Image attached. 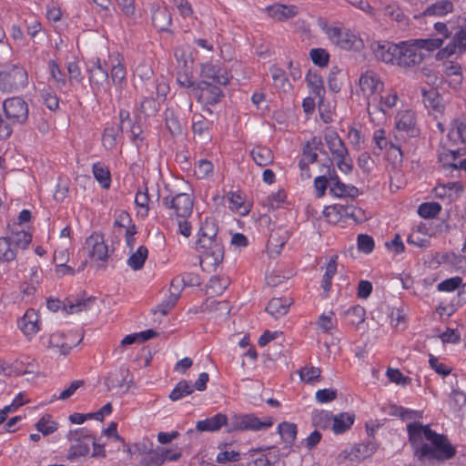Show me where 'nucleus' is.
Listing matches in <instances>:
<instances>
[{"label": "nucleus", "mask_w": 466, "mask_h": 466, "mask_svg": "<svg viewBox=\"0 0 466 466\" xmlns=\"http://www.w3.org/2000/svg\"><path fill=\"white\" fill-rule=\"evenodd\" d=\"M409 441L418 458L436 459L446 461L456 454L455 447L450 442L447 436L439 434L420 422L408 424Z\"/></svg>", "instance_id": "nucleus-1"}, {"label": "nucleus", "mask_w": 466, "mask_h": 466, "mask_svg": "<svg viewBox=\"0 0 466 466\" xmlns=\"http://www.w3.org/2000/svg\"><path fill=\"white\" fill-rule=\"evenodd\" d=\"M218 231L214 218H206L200 227L196 246L199 264L204 271H215L223 261L224 248L218 238Z\"/></svg>", "instance_id": "nucleus-2"}, {"label": "nucleus", "mask_w": 466, "mask_h": 466, "mask_svg": "<svg viewBox=\"0 0 466 466\" xmlns=\"http://www.w3.org/2000/svg\"><path fill=\"white\" fill-rule=\"evenodd\" d=\"M162 205L168 210L169 218L177 225L178 232L188 238L192 228L188 218L192 215L194 206L191 196L187 193L167 196L162 198Z\"/></svg>", "instance_id": "nucleus-3"}, {"label": "nucleus", "mask_w": 466, "mask_h": 466, "mask_svg": "<svg viewBox=\"0 0 466 466\" xmlns=\"http://www.w3.org/2000/svg\"><path fill=\"white\" fill-rule=\"evenodd\" d=\"M5 118L0 115V139H7L13 126L24 125L29 115L28 104L20 96H13L3 102Z\"/></svg>", "instance_id": "nucleus-4"}, {"label": "nucleus", "mask_w": 466, "mask_h": 466, "mask_svg": "<svg viewBox=\"0 0 466 466\" xmlns=\"http://www.w3.org/2000/svg\"><path fill=\"white\" fill-rule=\"evenodd\" d=\"M28 84L26 70L19 64H0V91L20 92Z\"/></svg>", "instance_id": "nucleus-5"}, {"label": "nucleus", "mask_w": 466, "mask_h": 466, "mask_svg": "<svg viewBox=\"0 0 466 466\" xmlns=\"http://www.w3.org/2000/svg\"><path fill=\"white\" fill-rule=\"evenodd\" d=\"M324 140L339 170L345 174L351 172L352 160L350 157L348 148L338 133L334 130H328L324 134Z\"/></svg>", "instance_id": "nucleus-6"}, {"label": "nucleus", "mask_w": 466, "mask_h": 466, "mask_svg": "<svg viewBox=\"0 0 466 466\" xmlns=\"http://www.w3.org/2000/svg\"><path fill=\"white\" fill-rule=\"evenodd\" d=\"M424 58L425 55L418 50L413 39L401 41L398 44L394 66L409 69L419 66Z\"/></svg>", "instance_id": "nucleus-7"}, {"label": "nucleus", "mask_w": 466, "mask_h": 466, "mask_svg": "<svg viewBox=\"0 0 466 466\" xmlns=\"http://www.w3.org/2000/svg\"><path fill=\"white\" fill-rule=\"evenodd\" d=\"M274 423L271 417L263 420L254 414H235L230 418L229 431H265Z\"/></svg>", "instance_id": "nucleus-8"}, {"label": "nucleus", "mask_w": 466, "mask_h": 466, "mask_svg": "<svg viewBox=\"0 0 466 466\" xmlns=\"http://www.w3.org/2000/svg\"><path fill=\"white\" fill-rule=\"evenodd\" d=\"M326 34L329 40L341 49L359 50L362 46V40L350 30L337 26L327 27Z\"/></svg>", "instance_id": "nucleus-9"}, {"label": "nucleus", "mask_w": 466, "mask_h": 466, "mask_svg": "<svg viewBox=\"0 0 466 466\" xmlns=\"http://www.w3.org/2000/svg\"><path fill=\"white\" fill-rule=\"evenodd\" d=\"M88 72L90 86L95 96H97L99 93L109 95L108 73L107 70L102 66L99 58H96V60L92 62Z\"/></svg>", "instance_id": "nucleus-10"}, {"label": "nucleus", "mask_w": 466, "mask_h": 466, "mask_svg": "<svg viewBox=\"0 0 466 466\" xmlns=\"http://www.w3.org/2000/svg\"><path fill=\"white\" fill-rule=\"evenodd\" d=\"M84 250L87 256L96 261L106 262L108 258V248L105 243L104 236L93 233L85 241Z\"/></svg>", "instance_id": "nucleus-11"}, {"label": "nucleus", "mask_w": 466, "mask_h": 466, "mask_svg": "<svg viewBox=\"0 0 466 466\" xmlns=\"http://www.w3.org/2000/svg\"><path fill=\"white\" fill-rule=\"evenodd\" d=\"M194 91L198 102L205 106L218 104L223 96V92L218 86L206 80L199 82Z\"/></svg>", "instance_id": "nucleus-12"}, {"label": "nucleus", "mask_w": 466, "mask_h": 466, "mask_svg": "<svg viewBox=\"0 0 466 466\" xmlns=\"http://www.w3.org/2000/svg\"><path fill=\"white\" fill-rule=\"evenodd\" d=\"M359 85L363 96L366 98L379 96L383 92L384 83L380 80L377 73L368 70L361 74Z\"/></svg>", "instance_id": "nucleus-13"}, {"label": "nucleus", "mask_w": 466, "mask_h": 466, "mask_svg": "<svg viewBox=\"0 0 466 466\" xmlns=\"http://www.w3.org/2000/svg\"><path fill=\"white\" fill-rule=\"evenodd\" d=\"M466 51V30L461 29L455 33L451 41L443 48H441L436 57L442 60L454 55H461Z\"/></svg>", "instance_id": "nucleus-14"}, {"label": "nucleus", "mask_w": 466, "mask_h": 466, "mask_svg": "<svg viewBox=\"0 0 466 466\" xmlns=\"http://www.w3.org/2000/svg\"><path fill=\"white\" fill-rule=\"evenodd\" d=\"M375 57L386 64L394 65L398 51V44L389 41H374L370 44Z\"/></svg>", "instance_id": "nucleus-15"}, {"label": "nucleus", "mask_w": 466, "mask_h": 466, "mask_svg": "<svg viewBox=\"0 0 466 466\" xmlns=\"http://www.w3.org/2000/svg\"><path fill=\"white\" fill-rule=\"evenodd\" d=\"M201 77L203 80L209 81L212 84L217 83L226 86L229 83L226 70L212 64H205L202 66Z\"/></svg>", "instance_id": "nucleus-16"}, {"label": "nucleus", "mask_w": 466, "mask_h": 466, "mask_svg": "<svg viewBox=\"0 0 466 466\" xmlns=\"http://www.w3.org/2000/svg\"><path fill=\"white\" fill-rule=\"evenodd\" d=\"M329 193L339 198L350 197L353 198L358 196L359 189L354 186H347L340 182L334 172L329 175Z\"/></svg>", "instance_id": "nucleus-17"}, {"label": "nucleus", "mask_w": 466, "mask_h": 466, "mask_svg": "<svg viewBox=\"0 0 466 466\" xmlns=\"http://www.w3.org/2000/svg\"><path fill=\"white\" fill-rule=\"evenodd\" d=\"M266 11L268 16L279 22L292 18L299 13V9L296 5H286L280 4L269 5L266 8Z\"/></svg>", "instance_id": "nucleus-18"}, {"label": "nucleus", "mask_w": 466, "mask_h": 466, "mask_svg": "<svg viewBox=\"0 0 466 466\" xmlns=\"http://www.w3.org/2000/svg\"><path fill=\"white\" fill-rule=\"evenodd\" d=\"M19 327L25 336L30 337L35 335L39 330V317L37 312L33 309H27L19 321Z\"/></svg>", "instance_id": "nucleus-19"}, {"label": "nucleus", "mask_w": 466, "mask_h": 466, "mask_svg": "<svg viewBox=\"0 0 466 466\" xmlns=\"http://www.w3.org/2000/svg\"><path fill=\"white\" fill-rule=\"evenodd\" d=\"M366 100L367 111L370 121L378 126L383 124L386 121L387 114L382 107L379 96H371L366 98Z\"/></svg>", "instance_id": "nucleus-20"}, {"label": "nucleus", "mask_w": 466, "mask_h": 466, "mask_svg": "<svg viewBox=\"0 0 466 466\" xmlns=\"http://www.w3.org/2000/svg\"><path fill=\"white\" fill-rule=\"evenodd\" d=\"M422 101L427 108L431 110L432 114H442L444 112V103L436 89L423 90Z\"/></svg>", "instance_id": "nucleus-21"}, {"label": "nucleus", "mask_w": 466, "mask_h": 466, "mask_svg": "<svg viewBox=\"0 0 466 466\" xmlns=\"http://www.w3.org/2000/svg\"><path fill=\"white\" fill-rule=\"evenodd\" d=\"M227 424V416L223 413H218L210 418H207L206 420H198L197 422L196 429L198 431H216Z\"/></svg>", "instance_id": "nucleus-22"}, {"label": "nucleus", "mask_w": 466, "mask_h": 466, "mask_svg": "<svg viewBox=\"0 0 466 466\" xmlns=\"http://www.w3.org/2000/svg\"><path fill=\"white\" fill-rule=\"evenodd\" d=\"M171 14L167 7L157 6L152 12V24L158 31H165L171 25Z\"/></svg>", "instance_id": "nucleus-23"}, {"label": "nucleus", "mask_w": 466, "mask_h": 466, "mask_svg": "<svg viewBox=\"0 0 466 466\" xmlns=\"http://www.w3.org/2000/svg\"><path fill=\"white\" fill-rule=\"evenodd\" d=\"M416 125L415 112L410 109L401 110L396 116V127L401 131L413 132Z\"/></svg>", "instance_id": "nucleus-24"}, {"label": "nucleus", "mask_w": 466, "mask_h": 466, "mask_svg": "<svg viewBox=\"0 0 466 466\" xmlns=\"http://www.w3.org/2000/svg\"><path fill=\"white\" fill-rule=\"evenodd\" d=\"M290 304V299L273 298L266 307V311L275 319H279L288 313Z\"/></svg>", "instance_id": "nucleus-25"}, {"label": "nucleus", "mask_w": 466, "mask_h": 466, "mask_svg": "<svg viewBox=\"0 0 466 466\" xmlns=\"http://www.w3.org/2000/svg\"><path fill=\"white\" fill-rule=\"evenodd\" d=\"M453 10V4L451 0H441L427 6L422 15L424 16H442Z\"/></svg>", "instance_id": "nucleus-26"}, {"label": "nucleus", "mask_w": 466, "mask_h": 466, "mask_svg": "<svg viewBox=\"0 0 466 466\" xmlns=\"http://www.w3.org/2000/svg\"><path fill=\"white\" fill-rule=\"evenodd\" d=\"M288 239L287 232L283 230H273L268 240V252L270 256L278 255Z\"/></svg>", "instance_id": "nucleus-27"}, {"label": "nucleus", "mask_w": 466, "mask_h": 466, "mask_svg": "<svg viewBox=\"0 0 466 466\" xmlns=\"http://www.w3.org/2000/svg\"><path fill=\"white\" fill-rule=\"evenodd\" d=\"M306 81L310 92L319 98V110H321L320 104L325 94L322 77L317 73L309 71L306 76Z\"/></svg>", "instance_id": "nucleus-28"}, {"label": "nucleus", "mask_w": 466, "mask_h": 466, "mask_svg": "<svg viewBox=\"0 0 466 466\" xmlns=\"http://www.w3.org/2000/svg\"><path fill=\"white\" fill-rule=\"evenodd\" d=\"M81 339H79L76 343H69L66 341V339L64 337L63 333L60 332H55L50 335L48 339V347L57 349L59 353L62 355H66L69 353L71 349L76 346Z\"/></svg>", "instance_id": "nucleus-29"}, {"label": "nucleus", "mask_w": 466, "mask_h": 466, "mask_svg": "<svg viewBox=\"0 0 466 466\" xmlns=\"http://www.w3.org/2000/svg\"><path fill=\"white\" fill-rule=\"evenodd\" d=\"M355 420V415L352 413L342 412L334 416L332 422V431L336 434L343 433L348 431Z\"/></svg>", "instance_id": "nucleus-30"}, {"label": "nucleus", "mask_w": 466, "mask_h": 466, "mask_svg": "<svg viewBox=\"0 0 466 466\" xmlns=\"http://www.w3.org/2000/svg\"><path fill=\"white\" fill-rule=\"evenodd\" d=\"M250 155L255 163L260 167H266L273 162L274 157L271 150L267 147H255Z\"/></svg>", "instance_id": "nucleus-31"}, {"label": "nucleus", "mask_w": 466, "mask_h": 466, "mask_svg": "<svg viewBox=\"0 0 466 466\" xmlns=\"http://www.w3.org/2000/svg\"><path fill=\"white\" fill-rule=\"evenodd\" d=\"M278 432L288 447L294 444L297 436V425L295 423L283 421L278 426Z\"/></svg>", "instance_id": "nucleus-32"}, {"label": "nucleus", "mask_w": 466, "mask_h": 466, "mask_svg": "<svg viewBox=\"0 0 466 466\" xmlns=\"http://www.w3.org/2000/svg\"><path fill=\"white\" fill-rule=\"evenodd\" d=\"M148 256V249L145 246H140L136 252L132 253L127 259V265L133 270H139L143 268Z\"/></svg>", "instance_id": "nucleus-33"}, {"label": "nucleus", "mask_w": 466, "mask_h": 466, "mask_svg": "<svg viewBox=\"0 0 466 466\" xmlns=\"http://www.w3.org/2000/svg\"><path fill=\"white\" fill-rule=\"evenodd\" d=\"M180 295V289L178 287L176 289V291H171V294L164 299L160 304H158L152 312L157 314V312L161 313L163 316H166L177 304L178 298Z\"/></svg>", "instance_id": "nucleus-34"}, {"label": "nucleus", "mask_w": 466, "mask_h": 466, "mask_svg": "<svg viewBox=\"0 0 466 466\" xmlns=\"http://www.w3.org/2000/svg\"><path fill=\"white\" fill-rule=\"evenodd\" d=\"M17 255V250L7 237L0 238V261H13Z\"/></svg>", "instance_id": "nucleus-35"}, {"label": "nucleus", "mask_w": 466, "mask_h": 466, "mask_svg": "<svg viewBox=\"0 0 466 466\" xmlns=\"http://www.w3.org/2000/svg\"><path fill=\"white\" fill-rule=\"evenodd\" d=\"M334 416L330 411L315 410L312 412L311 420L314 426L321 429L332 428Z\"/></svg>", "instance_id": "nucleus-36"}, {"label": "nucleus", "mask_w": 466, "mask_h": 466, "mask_svg": "<svg viewBox=\"0 0 466 466\" xmlns=\"http://www.w3.org/2000/svg\"><path fill=\"white\" fill-rule=\"evenodd\" d=\"M7 238L10 239L16 250L27 248L28 245L32 241L31 234L25 230L12 232Z\"/></svg>", "instance_id": "nucleus-37"}, {"label": "nucleus", "mask_w": 466, "mask_h": 466, "mask_svg": "<svg viewBox=\"0 0 466 466\" xmlns=\"http://www.w3.org/2000/svg\"><path fill=\"white\" fill-rule=\"evenodd\" d=\"M194 388L190 384L189 381L183 380H180L173 389V390L169 394V399L172 401H177L181 400L182 398L190 395L193 393Z\"/></svg>", "instance_id": "nucleus-38"}, {"label": "nucleus", "mask_w": 466, "mask_h": 466, "mask_svg": "<svg viewBox=\"0 0 466 466\" xmlns=\"http://www.w3.org/2000/svg\"><path fill=\"white\" fill-rule=\"evenodd\" d=\"M348 323L353 326H358L364 322L366 319V310L360 305L350 308L345 312Z\"/></svg>", "instance_id": "nucleus-39"}, {"label": "nucleus", "mask_w": 466, "mask_h": 466, "mask_svg": "<svg viewBox=\"0 0 466 466\" xmlns=\"http://www.w3.org/2000/svg\"><path fill=\"white\" fill-rule=\"evenodd\" d=\"M93 301L94 300L91 298L86 299H75V302L67 299L66 302L64 304V310L67 314L81 312L83 310H86L87 309H89Z\"/></svg>", "instance_id": "nucleus-40"}, {"label": "nucleus", "mask_w": 466, "mask_h": 466, "mask_svg": "<svg viewBox=\"0 0 466 466\" xmlns=\"http://www.w3.org/2000/svg\"><path fill=\"white\" fill-rule=\"evenodd\" d=\"M35 428L44 436H46L58 429V423L54 421L49 414H46L35 423Z\"/></svg>", "instance_id": "nucleus-41"}, {"label": "nucleus", "mask_w": 466, "mask_h": 466, "mask_svg": "<svg viewBox=\"0 0 466 466\" xmlns=\"http://www.w3.org/2000/svg\"><path fill=\"white\" fill-rule=\"evenodd\" d=\"M93 174L95 178L101 184L104 188H109L111 177L108 168L100 163H96L93 165Z\"/></svg>", "instance_id": "nucleus-42"}, {"label": "nucleus", "mask_w": 466, "mask_h": 466, "mask_svg": "<svg viewBox=\"0 0 466 466\" xmlns=\"http://www.w3.org/2000/svg\"><path fill=\"white\" fill-rule=\"evenodd\" d=\"M384 15L390 18L392 21H396L397 23H404L406 24L407 17L402 12L401 8L399 5L392 3L385 5L383 7Z\"/></svg>", "instance_id": "nucleus-43"}, {"label": "nucleus", "mask_w": 466, "mask_h": 466, "mask_svg": "<svg viewBox=\"0 0 466 466\" xmlns=\"http://www.w3.org/2000/svg\"><path fill=\"white\" fill-rule=\"evenodd\" d=\"M166 127L172 136H177L182 133V127L180 121L171 109H167L165 112Z\"/></svg>", "instance_id": "nucleus-44"}, {"label": "nucleus", "mask_w": 466, "mask_h": 466, "mask_svg": "<svg viewBox=\"0 0 466 466\" xmlns=\"http://www.w3.org/2000/svg\"><path fill=\"white\" fill-rule=\"evenodd\" d=\"M419 51L421 49L429 52L440 49L443 44V38H419L413 39Z\"/></svg>", "instance_id": "nucleus-45"}, {"label": "nucleus", "mask_w": 466, "mask_h": 466, "mask_svg": "<svg viewBox=\"0 0 466 466\" xmlns=\"http://www.w3.org/2000/svg\"><path fill=\"white\" fill-rule=\"evenodd\" d=\"M337 256H332L326 267V271L322 279V288L328 292L331 287V279L337 270Z\"/></svg>", "instance_id": "nucleus-46"}, {"label": "nucleus", "mask_w": 466, "mask_h": 466, "mask_svg": "<svg viewBox=\"0 0 466 466\" xmlns=\"http://www.w3.org/2000/svg\"><path fill=\"white\" fill-rule=\"evenodd\" d=\"M379 99L382 105L384 111L386 112V114H388L390 109L396 106L399 101V96L396 91L390 90L385 92L384 94H382V92L380 93Z\"/></svg>", "instance_id": "nucleus-47"}, {"label": "nucleus", "mask_w": 466, "mask_h": 466, "mask_svg": "<svg viewBox=\"0 0 466 466\" xmlns=\"http://www.w3.org/2000/svg\"><path fill=\"white\" fill-rule=\"evenodd\" d=\"M318 154L312 148V146L306 144L303 147V157L299 162L301 171L309 170V164L317 161Z\"/></svg>", "instance_id": "nucleus-48"}, {"label": "nucleus", "mask_w": 466, "mask_h": 466, "mask_svg": "<svg viewBox=\"0 0 466 466\" xmlns=\"http://www.w3.org/2000/svg\"><path fill=\"white\" fill-rule=\"evenodd\" d=\"M441 209V207L437 202H427L420 205L418 213L421 218H431L436 217Z\"/></svg>", "instance_id": "nucleus-49"}, {"label": "nucleus", "mask_w": 466, "mask_h": 466, "mask_svg": "<svg viewBox=\"0 0 466 466\" xmlns=\"http://www.w3.org/2000/svg\"><path fill=\"white\" fill-rule=\"evenodd\" d=\"M66 438L70 442L91 441L94 439L90 431L86 428H79L70 431L67 433Z\"/></svg>", "instance_id": "nucleus-50"}, {"label": "nucleus", "mask_w": 466, "mask_h": 466, "mask_svg": "<svg viewBox=\"0 0 466 466\" xmlns=\"http://www.w3.org/2000/svg\"><path fill=\"white\" fill-rule=\"evenodd\" d=\"M139 111L146 116H154L157 112V104L155 96H144L140 102Z\"/></svg>", "instance_id": "nucleus-51"}, {"label": "nucleus", "mask_w": 466, "mask_h": 466, "mask_svg": "<svg viewBox=\"0 0 466 466\" xmlns=\"http://www.w3.org/2000/svg\"><path fill=\"white\" fill-rule=\"evenodd\" d=\"M449 137L455 141L466 144V121H455Z\"/></svg>", "instance_id": "nucleus-52"}, {"label": "nucleus", "mask_w": 466, "mask_h": 466, "mask_svg": "<svg viewBox=\"0 0 466 466\" xmlns=\"http://www.w3.org/2000/svg\"><path fill=\"white\" fill-rule=\"evenodd\" d=\"M90 442L91 441L76 442L68 451V459L73 460L87 455L90 451Z\"/></svg>", "instance_id": "nucleus-53"}, {"label": "nucleus", "mask_w": 466, "mask_h": 466, "mask_svg": "<svg viewBox=\"0 0 466 466\" xmlns=\"http://www.w3.org/2000/svg\"><path fill=\"white\" fill-rule=\"evenodd\" d=\"M144 96H155L159 97L160 96H165V86L157 84L155 79L148 78L145 83V91L143 92Z\"/></svg>", "instance_id": "nucleus-54"}, {"label": "nucleus", "mask_w": 466, "mask_h": 466, "mask_svg": "<svg viewBox=\"0 0 466 466\" xmlns=\"http://www.w3.org/2000/svg\"><path fill=\"white\" fill-rule=\"evenodd\" d=\"M309 56L312 62L320 67H325L329 64V55L323 48L311 49L309 52Z\"/></svg>", "instance_id": "nucleus-55"}, {"label": "nucleus", "mask_w": 466, "mask_h": 466, "mask_svg": "<svg viewBox=\"0 0 466 466\" xmlns=\"http://www.w3.org/2000/svg\"><path fill=\"white\" fill-rule=\"evenodd\" d=\"M228 199L230 204V208L239 212L242 215L248 213V208L244 206L243 198L235 192H229L228 194Z\"/></svg>", "instance_id": "nucleus-56"}, {"label": "nucleus", "mask_w": 466, "mask_h": 466, "mask_svg": "<svg viewBox=\"0 0 466 466\" xmlns=\"http://www.w3.org/2000/svg\"><path fill=\"white\" fill-rule=\"evenodd\" d=\"M462 279L459 276L447 279L437 285V289L441 292H452L461 286Z\"/></svg>", "instance_id": "nucleus-57"}, {"label": "nucleus", "mask_w": 466, "mask_h": 466, "mask_svg": "<svg viewBox=\"0 0 466 466\" xmlns=\"http://www.w3.org/2000/svg\"><path fill=\"white\" fill-rule=\"evenodd\" d=\"M213 172V164L207 159H200L194 167V174L198 178H205Z\"/></svg>", "instance_id": "nucleus-58"}, {"label": "nucleus", "mask_w": 466, "mask_h": 466, "mask_svg": "<svg viewBox=\"0 0 466 466\" xmlns=\"http://www.w3.org/2000/svg\"><path fill=\"white\" fill-rule=\"evenodd\" d=\"M110 76L114 85L121 86L127 76V71L124 65L120 62L116 65H113Z\"/></svg>", "instance_id": "nucleus-59"}, {"label": "nucleus", "mask_w": 466, "mask_h": 466, "mask_svg": "<svg viewBox=\"0 0 466 466\" xmlns=\"http://www.w3.org/2000/svg\"><path fill=\"white\" fill-rule=\"evenodd\" d=\"M209 122L202 115H194L192 118V129L195 134L203 135L209 129Z\"/></svg>", "instance_id": "nucleus-60"}, {"label": "nucleus", "mask_w": 466, "mask_h": 466, "mask_svg": "<svg viewBox=\"0 0 466 466\" xmlns=\"http://www.w3.org/2000/svg\"><path fill=\"white\" fill-rule=\"evenodd\" d=\"M42 99L46 107L51 111H56L59 107V99L57 96L49 89L42 91Z\"/></svg>", "instance_id": "nucleus-61"}, {"label": "nucleus", "mask_w": 466, "mask_h": 466, "mask_svg": "<svg viewBox=\"0 0 466 466\" xmlns=\"http://www.w3.org/2000/svg\"><path fill=\"white\" fill-rule=\"evenodd\" d=\"M117 133V128H115L114 127H108L105 129L103 134V144L106 148L112 149L116 147Z\"/></svg>", "instance_id": "nucleus-62"}, {"label": "nucleus", "mask_w": 466, "mask_h": 466, "mask_svg": "<svg viewBox=\"0 0 466 466\" xmlns=\"http://www.w3.org/2000/svg\"><path fill=\"white\" fill-rule=\"evenodd\" d=\"M132 224V218L125 210H121L116 217L114 221V228L117 229L118 233H120L121 229L129 227Z\"/></svg>", "instance_id": "nucleus-63"}, {"label": "nucleus", "mask_w": 466, "mask_h": 466, "mask_svg": "<svg viewBox=\"0 0 466 466\" xmlns=\"http://www.w3.org/2000/svg\"><path fill=\"white\" fill-rule=\"evenodd\" d=\"M163 455L160 448H157L154 451L150 452L147 456L143 459L142 463L144 466H161L163 462Z\"/></svg>", "instance_id": "nucleus-64"}]
</instances>
